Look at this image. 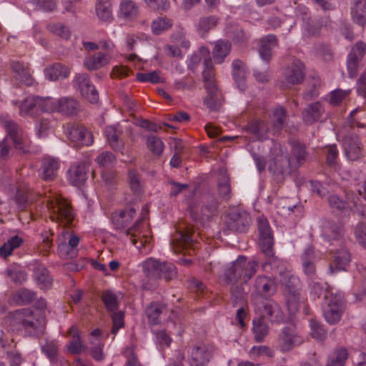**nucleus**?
I'll list each match as a JSON object with an SVG mask.
<instances>
[{
  "label": "nucleus",
  "instance_id": "f257e3e1",
  "mask_svg": "<svg viewBox=\"0 0 366 366\" xmlns=\"http://www.w3.org/2000/svg\"><path fill=\"white\" fill-rule=\"evenodd\" d=\"M290 144L291 153L289 157L280 143H273L268 161V169L274 174H283L290 169L291 164L300 166L305 162L307 156L305 145L297 140L291 141Z\"/></svg>",
  "mask_w": 366,
  "mask_h": 366
},
{
  "label": "nucleus",
  "instance_id": "f03ea898",
  "mask_svg": "<svg viewBox=\"0 0 366 366\" xmlns=\"http://www.w3.org/2000/svg\"><path fill=\"white\" fill-rule=\"evenodd\" d=\"M39 311L34 312L30 308L17 310L12 313L11 321L15 326L21 327L31 335L41 337L46 330V320L41 311L46 307V302L40 298L36 302Z\"/></svg>",
  "mask_w": 366,
  "mask_h": 366
},
{
  "label": "nucleus",
  "instance_id": "7ed1b4c3",
  "mask_svg": "<svg viewBox=\"0 0 366 366\" xmlns=\"http://www.w3.org/2000/svg\"><path fill=\"white\" fill-rule=\"evenodd\" d=\"M143 272L147 281L144 284L147 290H154L159 281L163 277L169 282L177 277V267L170 262H160L154 258H148L142 265Z\"/></svg>",
  "mask_w": 366,
  "mask_h": 366
},
{
  "label": "nucleus",
  "instance_id": "20e7f679",
  "mask_svg": "<svg viewBox=\"0 0 366 366\" xmlns=\"http://www.w3.org/2000/svg\"><path fill=\"white\" fill-rule=\"evenodd\" d=\"M259 262L254 259L248 261L244 256H239L232 262L220 277L222 283L242 282L247 284L255 275Z\"/></svg>",
  "mask_w": 366,
  "mask_h": 366
},
{
  "label": "nucleus",
  "instance_id": "39448f33",
  "mask_svg": "<svg viewBox=\"0 0 366 366\" xmlns=\"http://www.w3.org/2000/svg\"><path fill=\"white\" fill-rule=\"evenodd\" d=\"M41 204H44L41 207L44 212L48 213L52 221L61 222L64 227L72 222L74 219L72 209L66 200L60 195L49 191L43 197Z\"/></svg>",
  "mask_w": 366,
  "mask_h": 366
},
{
  "label": "nucleus",
  "instance_id": "423d86ee",
  "mask_svg": "<svg viewBox=\"0 0 366 366\" xmlns=\"http://www.w3.org/2000/svg\"><path fill=\"white\" fill-rule=\"evenodd\" d=\"M5 127L6 136L0 142V159L9 158L11 144L19 152H28L31 142L27 134L13 122H7Z\"/></svg>",
  "mask_w": 366,
  "mask_h": 366
},
{
  "label": "nucleus",
  "instance_id": "0eeeda50",
  "mask_svg": "<svg viewBox=\"0 0 366 366\" xmlns=\"http://www.w3.org/2000/svg\"><path fill=\"white\" fill-rule=\"evenodd\" d=\"M204 69L202 72L204 86L207 91V96L204 99V104L211 110H217L221 106V98L214 79L212 60L204 59Z\"/></svg>",
  "mask_w": 366,
  "mask_h": 366
},
{
  "label": "nucleus",
  "instance_id": "6e6552de",
  "mask_svg": "<svg viewBox=\"0 0 366 366\" xmlns=\"http://www.w3.org/2000/svg\"><path fill=\"white\" fill-rule=\"evenodd\" d=\"M254 311L257 317L267 319L272 322L283 319V312L280 305L271 299L251 300Z\"/></svg>",
  "mask_w": 366,
  "mask_h": 366
},
{
  "label": "nucleus",
  "instance_id": "1a4fd4ad",
  "mask_svg": "<svg viewBox=\"0 0 366 366\" xmlns=\"http://www.w3.org/2000/svg\"><path fill=\"white\" fill-rule=\"evenodd\" d=\"M277 291V283L273 277L258 275L253 285L251 300L271 299Z\"/></svg>",
  "mask_w": 366,
  "mask_h": 366
},
{
  "label": "nucleus",
  "instance_id": "9d476101",
  "mask_svg": "<svg viewBox=\"0 0 366 366\" xmlns=\"http://www.w3.org/2000/svg\"><path fill=\"white\" fill-rule=\"evenodd\" d=\"M326 302L327 307L324 310L325 318L331 325L337 324L345 310L344 295L342 293L330 295V299Z\"/></svg>",
  "mask_w": 366,
  "mask_h": 366
},
{
  "label": "nucleus",
  "instance_id": "9b49d317",
  "mask_svg": "<svg viewBox=\"0 0 366 366\" xmlns=\"http://www.w3.org/2000/svg\"><path fill=\"white\" fill-rule=\"evenodd\" d=\"M187 351L190 366H206L212 356L214 347L202 342L189 345Z\"/></svg>",
  "mask_w": 366,
  "mask_h": 366
},
{
  "label": "nucleus",
  "instance_id": "f8f14e48",
  "mask_svg": "<svg viewBox=\"0 0 366 366\" xmlns=\"http://www.w3.org/2000/svg\"><path fill=\"white\" fill-rule=\"evenodd\" d=\"M296 24H300L302 28V34L306 37H310L317 34L320 27L311 21L309 9L305 5H299L295 11Z\"/></svg>",
  "mask_w": 366,
  "mask_h": 366
},
{
  "label": "nucleus",
  "instance_id": "ddd939ff",
  "mask_svg": "<svg viewBox=\"0 0 366 366\" xmlns=\"http://www.w3.org/2000/svg\"><path fill=\"white\" fill-rule=\"evenodd\" d=\"M74 85L80 92L82 97L89 102L95 103L98 101V92L92 84L88 74H76L74 79Z\"/></svg>",
  "mask_w": 366,
  "mask_h": 366
},
{
  "label": "nucleus",
  "instance_id": "4468645a",
  "mask_svg": "<svg viewBox=\"0 0 366 366\" xmlns=\"http://www.w3.org/2000/svg\"><path fill=\"white\" fill-rule=\"evenodd\" d=\"M66 135L74 146H90L93 143V137L90 132L84 127L71 125L68 127Z\"/></svg>",
  "mask_w": 366,
  "mask_h": 366
},
{
  "label": "nucleus",
  "instance_id": "2eb2a0df",
  "mask_svg": "<svg viewBox=\"0 0 366 366\" xmlns=\"http://www.w3.org/2000/svg\"><path fill=\"white\" fill-rule=\"evenodd\" d=\"M252 222L250 214L244 210L234 209L229 212L227 218V229L248 227Z\"/></svg>",
  "mask_w": 366,
  "mask_h": 366
},
{
  "label": "nucleus",
  "instance_id": "dca6fc26",
  "mask_svg": "<svg viewBox=\"0 0 366 366\" xmlns=\"http://www.w3.org/2000/svg\"><path fill=\"white\" fill-rule=\"evenodd\" d=\"M62 234L64 239L65 240L68 239V246L69 247L70 249H68L66 244H59L58 246V252L59 255L64 257L65 258L76 257L78 254V252L76 249V247L79 243L80 238L69 230H64Z\"/></svg>",
  "mask_w": 366,
  "mask_h": 366
},
{
  "label": "nucleus",
  "instance_id": "f3484780",
  "mask_svg": "<svg viewBox=\"0 0 366 366\" xmlns=\"http://www.w3.org/2000/svg\"><path fill=\"white\" fill-rule=\"evenodd\" d=\"M280 340L282 349L285 351L292 350L302 342L295 325H289L283 328L280 335Z\"/></svg>",
  "mask_w": 366,
  "mask_h": 366
},
{
  "label": "nucleus",
  "instance_id": "a211bd4d",
  "mask_svg": "<svg viewBox=\"0 0 366 366\" xmlns=\"http://www.w3.org/2000/svg\"><path fill=\"white\" fill-rule=\"evenodd\" d=\"M342 144L345 156L349 160H357L362 156V144L357 136L345 137Z\"/></svg>",
  "mask_w": 366,
  "mask_h": 366
},
{
  "label": "nucleus",
  "instance_id": "6ab92c4d",
  "mask_svg": "<svg viewBox=\"0 0 366 366\" xmlns=\"http://www.w3.org/2000/svg\"><path fill=\"white\" fill-rule=\"evenodd\" d=\"M288 310L291 314L296 313L300 307V292L295 282L289 280L285 290Z\"/></svg>",
  "mask_w": 366,
  "mask_h": 366
},
{
  "label": "nucleus",
  "instance_id": "aec40b11",
  "mask_svg": "<svg viewBox=\"0 0 366 366\" xmlns=\"http://www.w3.org/2000/svg\"><path fill=\"white\" fill-rule=\"evenodd\" d=\"M121 233L128 237L132 244L140 250L146 249L151 243L152 236L151 230H120Z\"/></svg>",
  "mask_w": 366,
  "mask_h": 366
},
{
  "label": "nucleus",
  "instance_id": "412c9836",
  "mask_svg": "<svg viewBox=\"0 0 366 366\" xmlns=\"http://www.w3.org/2000/svg\"><path fill=\"white\" fill-rule=\"evenodd\" d=\"M169 310L166 304L160 302H151L145 310V315L149 325H156L161 323L160 317L162 315L167 314Z\"/></svg>",
  "mask_w": 366,
  "mask_h": 366
},
{
  "label": "nucleus",
  "instance_id": "4be33fe9",
  "mask_svg": "<svg viewBox=\"0 0 366 366\" xmlns=\"http://www.w3.org/2000/svg\"><path fill=\"white\" fill-rule=\"evenodd\" d=\"M366 51V44L363 42H357L352 47L351 51L348 54L347 66L349 74L351 77L355 75V71L359 60H360Z\"/></svg>",
  "mask_w": 366,
  "mask_h": 366
},
{
  "label": "nucleus",
  "instance_id": "5701e85b",
  "mask_svg": "<svg viewBox=\"0 0 366 366\" xmlns=\"http://www.w3.org/2000/svg\"><path fill=\"white\" fill-rule=\"evenodd\" d=\"M112 56L108 53L97 52L86 56L84 60V66L88 70H97L110 63Z\"/></svg>",
  "mask_w": 366,
  "mask_h": 366
},
{
  "label": "nucleus",
  "instance_id": "b1692460",
  "mask_svg": "<svg viewBox=\"0 0 366 366\" xmlns=\"http://www.w3.org/2000/svg\"><path fill=\"white\" fill-rule=\"evenodd\" d=\"M88 168L84 163L71 165L67 172V178L69 182L75 186H81L86 179Z\"/></svg>",
  "mask_w": 366,
  "mask_h": 366
},
{
  "label": "nucleus",
  "instance_id": "393cba45",
  "mask_svg": "<svg viewBox=\"0 0 366 366\" xmlns=\"http://www.w3.org/2000/svg\"><path fill=\"white\" fill-rule=\"evenodd\" d=\"M135 212L136 209L133 207L117 210L112 213L111 220L116 229L127 227L131 225Z\"/></svg>",
  "mask_w": 366,
  "mask_h": 366
},
{
  "label": "nucleus",
  "instance_id": "a878e982",
  "mask_svg": "<svg viewBox=\"0 0 366 366\" xmlns=\"http://www.w3.org/2000/svg\"><path fill=\"white\" fill-rule=\"evenodd\" d=\"M277 45V39L274 34H268L259 41V54L262 60L269 62L272 58V50Z\"/></svg>",
  "mask_w": 366,
  "mask_h": 366
},
{
  "label": "nucleus",
  "instance_id": "bb28decb",
  "mask_svg": "<svg viewBox=\"0 0 366 366\" xmlns=\"http://www.w3.org/2000/svg\"><path fill=\"white\" fill-rule=\"evenodd\" d=\"M104 132L111 147L115 151H122L124 144L119 139V136L122 133V130L120 128L119 124L107 126L104 128Z\"/></svg>",
  "mask_w": 366,
  "mask_h": 366
},
{
  "label": "nucleus",
  "instance_id": "cd10ccee",
  "mask_svg": "<svg viewBox=\"0 0 366 366\" xmlns=\"http://www.w3.org/2000/svg\"><path fill=\"white\" fill-rule=\"evenodd\" d=\"M305 78V66L303 63L295 59L286 73V80L291 84H300Z\"/></svg>",
  "mask_w": 366,
  "mask_h": 366
},
{
  "label": "nucleus",
  "instance_id": "c85d7f7f",
  "mask_svg": "<svg viewBox=\"0 0 366 366\" xmlns=\"http://www.w3.org/2000/svg\"><path fill=\"white\" fill-rule=\"evenodd\" d=\"M350 262V254L345 249L337 251L333 256V259L330 264L332 272L337 271H346Z\"/></svg>",
  "mask_w": 366,
  "mask_h": 366
},
{
  "label": "nucleus",
  "instance_id": "c756f323",
  "mask_svg": "<svg viewBox=\"0 0 366 366\" xmlns=\"http://www.w3.org/2000/svg\"><path fill=\"white\" fill-rule=\"evenodd\" d=\"M214 44L212 49L213 60L216 64H222L230 53L232 44L228 40L219 39Z\"/></svg>",
  "mask_w": 366,
  "mask_h": 366
},
{
  "label": "nucleus",
  "instance_id": "7c9ffc66",
  "mask_svg": "<svg viewBox=\"0 0 366 366\" xmlns=\"http://www.w3.org/2000/svg\"><path fill=\"white\" fill-rule=\"evenodd\" d=\"M44 75L49 81L66 79L70 74L69 69L61 64L56 63L44 69Z\"/></svg>",
  "mask_w": 366,
  "mask_h": 366
},
{
  "label": "nucleus",
  "instance_id": "2f4dec72",
  "mask_svg": "<svg viewBox=\"0 0 366 366\" xmlns=\"http://www.w3.org/2000/svg\"><path fill=\"white\" fill-rule=\"evenodd\" d=\"M60 164L57 159L45 157L41 164V177L46 181L52 180L57 174Z\"/></svg>",
  "mask_w": 366,
  "mask_h": 366
},
{
  "label": "nucleus",
  "instance_id": "473e14b6",
  "mask_svg": "<svg viewBox=\"0 0 366 366\" xmlns=\"http://www.w3.org/2000/svg\"><path fill=\"white\" fill-rule=\"evenodd\" d=\"M352 21L358 25H366V0H352L351 6Z\"/></svg>",
  "mask_w": 366,
  "mask_h": 366
},
{
  "label": "nucleus",
  "instance_id": "72a5a7b5",
  "mask_svg": "<svg viewBox=\"0 0 366 366\" xmlns=\"http://www.w3.org/2000/svg\"><path fill=\"white\" fill-rule=\"evenodd\" d=\"M230 286V299L234 307L242 306L245 303L247 292L243 287L244 283H222Z\"/></svg>",
  "mask_w": 366,
  "mask_h": 366
},
{
  "label": "nucleus",
  "instance_id": "f704fd0d",
  "mask_svg": "<svg viewBox=\"0 0 366 366\" xmlns=\"http://www.w3.org/2000/svg\"><path fill=\"white\" fill-rule=\"evenodd\" d=\"M11 69L16 74V77L26 86H31L34 83V79L31 74L30 68L27 65L19 61H15L11 64Z\"/></svg>",
  "mask_w": 366,
  "mask_h": 366
},
{
  "label": "nucleus",
  "instance_id": "c9c22d12",
  "mask_svg": "<svg viewBox=\"0 0 366 366\" xmlns=\"http://www.w3.org/2000/svg\"><path fill=\"white\" fill-rule=\"evenodd\" d=\"M274 239L272 230H260L259 247L262 252L267 257H272L274 252Z\"/></svg>",
  "mask_w": 366,
  "mask_h": 366
},
{
  "label": "nucleus",
  "instance_id": "e433bc0d",
  "mask_svg": "<svg viewBox=\"0 0 366 366\" xmlns=\"http://www.w3.org/2000/svg\"><path fill=\"white\" fill-rule=\"evenodd\" d=\"M36 297L35 292L26 288H21L10 297V302L16 305H29L31 303Z\"/></svg>",
  "mask_w": 366,
  "mask_h": 366
},
{
  "label": "nucleus",
  "instance_id": "4c0bfd02",
  "mask_svg": "<svg viewBox=\"0 0 366 366\" xmlns=\"http://www.w3.org/2000/svg\"><path fill=\"white\" fill-rule=\"evenodd\" d=\"M79 109L76 100L72 98L63 97L58 99L57 112L64 115L76 114Z\"/></svg>",
  "mask_w": 366,
  "mask_h": 366
},
{
  "label": "nucleus",
  "instance_id": "58836bf2",
  "mask_svg": "<svg viewBox=\"0 0 366 366\" xmlns=\"http://www.w3.org/2000/svg\"><path fill=\"white\" fill-rule=\"evenodd\" d=\"M38 96L29 97L19 105V114L22 117L36 115L39 112Z\"/></svg>",
  "mask_w": 366,
  "mask_h": 366
},
{
  "label": "nucleus",
  "instance_id": "ea45409f",
  "mask_svg": "<svg viewBox=\"0 0 366 366\" xmlns=\"http://www.w3.org/2000/svg\"><path fill=\"white\" fill-rule=\"evenodd\" d=\"M252 332L254 335V340L257 342H262L268 335L269 327L264 319L255 317L252 320Z\"/></svg>",
  "mask_w": 366,
  "mask_h": 366
},
{
  "label": "nucleus",
  "instance_id": "a19ab883",
  "mask_svg": "<svg viewBox=\"0 0 366 366\" xmlns=\"http://www.w3.org/2000/svg\"><path fill=\"white\" fill-rule=\"evenodd\" d=\"M247 130L259 140L266 139L269 132L267 124L261 120L251 121L247 127Z\"/></svg>",
  "mask_w": 366,
  "mask_h": 366
},
{
  "label": "nucleus",
  "instance_id": "79ce46f5",
  "mask_svg": "<svg viewBox=\"0 0 366 366\" xmlns=\"http://www.w3.org/2000/svg\"><path fill=\"white\" fill-rule=\"evenodd\" d=\"M232 76L239 89L244 91L246 88L245 70L244 63L239 59L232 62Z\"/></svg>",
  "mask_w": 366,
  "mask_h": 366
},
{
  "label": "nucleus",
  "instance_id": "37998d69",
  "mask_svg": "<svg viewBox=\"0 0 366 366\" xmlns=\"http://www.w3.org/2000/svg\"><path fill=\"white\" fill-rule=\"evenodd\" d=\"M68 334L71 337L69 344L68 345V351L74 355L80 354L84 348V346L81 342L78 328L76 326L71 327L68 331Z\"/></svg>",
  "mask_w": 366,
  "mask_h": 366
},
{
  "label": "nucleus",
  "instance_id": "c03bdc74",
  "mask_svg": "<svg viewBox=\"0 0 366 366\" xmlns=\"http://www.w3.org/2000/svg\"><path fill=\"white\" fill-rule=\"evenodd\" d=\"M323 113V108L320 102L310 104L303 112V121L306 124H312L317 121Z\"/></svg>",
  "mask_w": 366,
  "mask_h": 366
},
{
  "label": "nucleus",
  "instance_id": "a18cd8bd",
  "mask_svg": "<svg viewBox=\"0 0 366 366\" xmlns=\"http://www.w3.org/2000/svg\"><path fill=\"white\" fill-rule=\"evenodd\" d=\"M194 231L192 230V232ZM191 232L192 230H175L172 237V244L179 247H186L190 245L193 242Z\"/></svg>",
  "mask_w": 366,
  "mask_h": 366
},
{
  "label": "nucleus",
  "instance_id": "49530a36",
  "mask_svg": "<svg viewBox=\"0 0 366 366\" xmlns=\"http://www.w3.org/2000/svg\"><path fill=\"white\" fill-rule=\"evenodd\" d=\"M120 14L126 19H133L139 13L138 6L132 0H122L120 4Z\"/></svg>",
  "mask_w": 366,
  "mask_h": 366
},
{
  "label": "nucleus",
  "instance_id": "de8ad7c7",
  "mask_svg": "<svg viewBox=\"0 0 366 366\" xmlns=\"http://www.w3.org/2000/svg\"><path fill=\"white\" fill-rule=\"evenodd\" d=\"M23 243V239L18 235H14L0 247V256L4 259L12 254V252Z\"/></svg>",
  "mask_w": 366,
  "mask_h": 366
},
{
  "label": "nucleus",
  "instance_id": "09e8293b",
  "mask_svg": "<svg viewBox=\"0 0 366 366\" xmlns=\"http://www.w3.org/2000/svg\"><path fill=\"white\" fill-rule=\"evenodd\" d=\"M101 300L104 305L107 312H112L118 310L119 302L117 295L112 291H104L102 294Z\"/></svg>",
  "mask_w": 366,
  "mask_h": 366
},
{
  "label": "nucleus",
  "instance_id": "8fccbe9b",
  "mask_svg": "<svg viewBox=\"0 0 366 366\" xmlns=\"http://www.w3.org/2000/svg\"><path fill=\"white\" fill-rule=\"evenodd\" d=\"M352 207L350 203L341 199L337 195H331L329 197V204L332 209L340 212H347L348 210L353 211V207H357V202L352 201Z\"/></svg>",
  "mask_w": 366,
  "mask_h": 366
},
{
  "label": "nucleus",
  "instance_id": "3c124183",
  "mask_svg": "<svg viewBox=\"0 0 366 366\" xmlns=\"http://www.w3.org/2000/svg\"><path fill=\"white\" fill-rule=\"evenodd\" d=\"M36 282L41 289H47L51 285L52 280L49 271L43 267H36L34 269Z\"/></svg>",
  "mask_w": 366,
  "mask_h": 366
},
{
  "label": "nucleus",
  "instance_id": "603ef678",
  "mask_svg": "<svg viewBox=\"0 0 366 366\" xmlns=\"http://www.w3.org/2000/svg\"><path fill=\"white\" fill-rule=\"evenodd\" d=\"M286 117L285 109L282 107H277L272 113L271 121L272 123V132H278L284 125Z\"/></svg>",
  "mask_w": 366,
  "mask_h": 366
},
{
  "label": "nucleus",
  "instance_id": "864d4df0",
  "mask_svg": "<svg viewBox=\"0 0 366 366\" xmlns=\"http://www.w3.org/2000/svg\"><path fill=\"white\" fill-rule=\"evenodd\" d=\"M39 112H57L58 99H55L50 97H38Z\"/></svg>",
  "mask_w": 366,
  "mask_h": 366
},
{
  "label": "nucleus",
  "instance_id": "5fc2aeb1",
  "mask_svg": "<svg viewBox=\"0 0 366 366\" xmlns=\"http://www.w3.org/2000/svg\"><path fill=\"white\" fill-rule=\"evenodd\" d=\"M348 357L347 349L340 347L334 352V355L331 357L325 366H345L346 360Z\"/></svg>",
  "mask_w": 366,
  "mask_h": 366
},
{
  "label": "nucleus",
  "instance_id": "6e6d98bb",
  "mask_svg": "<svg viewBox=\"0 0 366 366\" xmlns=\"http://www.w3.org/2000/svg\"><path fill=\"white\" fill-rule=\"evenodd\" d=\"M146 144L149 151L156 156H160L164 151V144L163 142L155 135L148 136Z\"/></svg>",
  "mask_w": 366,
  "mask_h": 366
},
{
  "label": "nucleus",
  "instance_id": "4d7b16f0",
  "mask_svg": "<svg viewBox=\"0 0 366 366\" xmlns=\"http://www.w3.org/2000/svg\"><path fill=\"white\" fill-rule=\"evenodd\" d=\"M217 209V205L215 203L209 206H205L202 209V214L199 215L197 214L192 208H191L190 213L192 217L197 222H204L205 220H208L215 212Z\"/></svg>",
  "mask_w": 366,
  "mask_h": 366
},
{
  "label": "nucleus",
  "instance_id": "13d9d810",
  "mask_svg": "<svg viewBox=\"0 0 366 366\" xmlns=\"http://www.w3.org/2000/svg\"><path fill=\"white\" fill-rule=\"evenodd\" d=\"M96 13L99 19L103 22L109 23L113 19L111 4H97Z\"/></svg>",
  "mask_w": 366,
  "mask_h": 366
},
{
  "label": "nucleus",
  "instance_id": "bf43d9fd",
  "mask_svg": "<svg viewBox=\"0 0 366 366\" xmlns=\"http://www.w3.org/2000/svg\"><path fill=\"white\" fill-rule=\"evenodd\" d=\"M218 192L223 199L228 200L230 198V179L226 172L222 174V179L218 182Z\"/></svg>",
  "mask_w": 366,
  "mask_h": 366
},
{
  "label": "nucleus",
  "instance_id": "052dcab7",
  "mask_svg": "<svg viewBox=\"0 0 366 366\" xmlns=\"http://www.w3.org/2000/svg\"><path fill=\"white\" fill-rule=\"evenodd\" d=\"M351 92V89H336L328 94V102L332 106L339 105Z\"/></svg>",
  "mask_w": 366,
  "mask_h": 366
},
{
  "label": "nucleus",
  "instance_id": "680f3d73",
  "mask_svg": "<svg viewBox=\"0 0 366 366\" xmlns=\"http://www.w3.org/2000/svg\"><path fill=\"white\" fill-rule=\"evenodd\" d=\"M310 327L312 330L311 335L314 338L319 341H322L325 339L327 332L320 322L315 320H311Z\"/></svg>",
  "mask_w": 366,
  "mask_h": 366
},
{
  "label": "nucleus",
  "instance_id": "e2e57ef3",
  "mask_svg": "<svg viewBox=\"0 0 366 366\" xmlns=\"http://www.w3.org/2000/svg\"><path fill=\"white\" fill-rule=\"evenodd\" d=\"M172 26L171 21L167 18H158L152 23V31L154 34H159Z\"/></svg>",
  "mask_w": 366,
  "mask_h": 366
},
{
  "label": "nucleus",
  "instance_id": "0e129e2a",
  "mask_svg": "<svg viewBox=\"0 0 366 366\" xmlns=\"http://www.w3.org/2000/svg\"><path fill=\"white\" fill-rule=\"evenodd\" d=\"M95 161L100 167H108L114 164L116 157L110 152H103L97 157Z\"/></svg>",
  "mask_w": 366,
  "mask_h": 366
},
{
  "label": "nucleus",
  "instance_id": "69168bd1",
  "mask_svg": "<svg viewBox=\"0 0 366 366\" xmlns=\"http://www.w3.org/2000/svg\"><path fill=\"white\" fill-rule=\"evenodd\" d=\"M312 292L317 296L318 298L323 297L325 301L330 299V295H334L332 293L329 289V286L327 283L321 284L319 282L314 283L312 286Z\"/></svg>",
  "mask_w": 366,
  "mask_h": 366
},
{
  "label": "nucleus",
  "instance_id": "338daca9",
  "mask_svg": "<svg viewBox=\"0 0 366 366\" xmlns=\"http://www.w3.org/2000/svg\"><path fill=\"white\" fill-rule=\"evenodd\" d=\"M218 22V18L214 16L202 17L199 19L197 29L199 31L206 32L214 27Z\"/></svg>",
  "mask_w": 366,
  "mask_h": 366
},
{
  "label": "nucleus",
  "instance_id": "774afa93",
  "mask_svg": "<svg viewBox=\"0 0 366 366\" xmlns=\"http://www.w3.org/2000/svg\"><path fill=\"white\" fill-rule=\"evenodd\" d=\"M209 54V51L206 47H201L199 51L194 53L189 59L188 67L191 69H194L200 63L203 56H207Z\"/></svg>",
  "mask_w": 366,
  "mask_h": 366
}]
</instances>
